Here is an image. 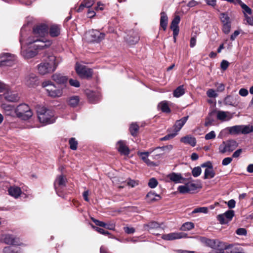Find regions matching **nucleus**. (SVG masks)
<instances>
[{"label":"nucleus","instance_id":"41","mask_svg":"<svg viewBox=\"0 0 253 253\" xmlns=\"http://www.w3.org/2000/svg\"><path fill=\"white\" fill-rule=\"evenodd\" d=\"M215 175V172L212 168L206 169L204 172V179L212 178Z\"/></svg>","mask_w":253,"mask_h":253},{"label":"nucleus","instance_id":"27","mask_svg":"<svg viewBox=\"0 0 253 253\" xmlns=\"http://www.w3.org/2000/svg\"><path fill=\"white\" fill-rule=\"evenodd\" d=\"M94 3V1L93 0H84L81 3L77 12H80L83 11L84 7L89 8L92 6Z\"/></svg>","mask_w":253,"mask_h":253},{"label":"nucleus","instance_id":"39","mask_svg":"<svg viewBox=\"0 0 253 253\" xmlns=\"http://www.w3.org/2000/svg\"><path fill=\"white\" fill-rule=\"evenodd\" d=\"M227 253H245L242 249L233 244L228 245Z\"/></svg>","mask_w":253,"mask_h":253},{"label":"nucleus","instance_id":"63","mask_svg":"<svg viewBox=\"0 0 253 253\" xmlns=\"http://www.w3.org/2000/svg\"><path fill=\"white\" fill-rule=\"evenodd\" d=\"M69 84L71 86L78 87L80 85V84L78 81L74 79H70L69 80Z\"/></svg>","mask_w":253,"mask_h":253},{"label":"nucleus","instance_id":"37","mask_svg":"<svg viewBox=\"0 0 253 253\" xmlns=\"http://www.w3.org/2000/svg\"><path fill=\"white\" fill-rule=\"evenodd\" d=\"M159 109L161 110L163 112L165 113H169L170 112V109L169 108L168 105V103L167 101H164L160 102L158 106Z\"/></svg>","mask_w":253,"mask_h":253},{"label":"nucleus","instance_id":"9","mask_svg":"<svg viewBox=\"0 0 253 253\" xmlns=\"http://www.w3.org/2000/svg\"><path fill=\"white\" fill-rule=\"evenodd\" d=\"M48 27L45 24L37 25L33 29V34L34 36L30 37V38H38L41 39L42 40L45 41L43 37L48 34Z\"/></svg>","mask_w":253,"mask_h":253},{"label":"nucleus","instance_id":"5","mask_svg":"<svg viewBox=\"0 0 253 253\" xmlns=\"http://www.w3.org/2000/svg\"><path fill=\"white\" fill-rule=\"evenodd\" d=\"M15 115L19 118L27 120L33 116V112L26 104H21L15 108Z\"/></svg>","mask_w":253,"mask_h":253},{"label":"nucleus","instance_id":"32","mask_svg":"<svg viewBox=\"0 0 253 253\" xmlns=\"http://www.w3.org/2000/svg\"><path fill=\"white\" fill-rule=\"evenodd\" d=\"M126 39L127 42L130 44H134L136 43L139 39V37L136 33L132 32V35L130 36H128Z\"/></svg>","mask_w":253,"mask_h":253},{"label":"nucleus","instance_id":"55","mask_svg":"<svg viewBox=\"0 0 253 253\" xmlns=\"http://www.w3.org/2000/svg\"><path fill=\"white\" fill-rule=\"evenodd\" d=\"M216 218L221 224H225L228 223L227 221L226 220V217L222 214L217 215Z\"/></svg>","mask_w":253,"mask_h":253},{"label":"nucleus","instance_id":"6","mask_svg":"<svg viewBox=\"0 0 253 253\" xmlns=\"http://www.w3.org/2000/svg\"><path fill=\"white\" fill-rule=\"evenodd\" d=\"M238 146V143L234 140L231 139L223 141L219 146V152L224 154L230 153L235 150Z\"/></svg>","mask_w":253,"mask_h":253},{"label":"nucleus","instance_id":"22","mask_svg":"<svg viewBox=\"0 0 253 253\" xmlns=\"http://www.w3.org/2000/svg\"><path fill=\"white\" fill-rule=\"evenodd\" d=\"M52 80L58 84H64L67 82L68 78L61 74L56 73L52 75Z\"/></svg>","mask_w":253,"mask_h":253},{"label":"nucleus","instance_id":"29","mask_svg":"<svg viewBox=\"0 0 253 253\" xmlns=\"http://www.w3.org/2000/svg\"><path fill=\"white\" fill-rule=\"evenodd\" d=\"M86 94L89 101L92 103H95L99 100V95L93 91L87 90L86 92Z\"/></svg>","mask_w":253,"mask_h":253},{"label":"nucleus","instance_id":"1","mask_svg":"<svg viewBox=\"0 0 253 253\" xmlns=\"http://www.w3.org/2000/svg\"><path fill=\"white\" fill-rule=\"evenodd\" d=\"M23 29L21 32L20 42L21 44V54L22 56L26 59L31 58L35 56L37 53V50L41 49L50 46L52 44L51 41H43L38 38H28L26 42L27 48L24 44V38L23 37Z\"/></svg>","mask_w":253,"mask_h":253},{"label":"nucleus","instance_id":"24","mask_svg":"<svg viewBox=\"0 0 253 253\" xmlns=\"http://www.w3.org/2000/svg\"><path fill=\"white\" fill-rule=\"evenodd\" d=\"M180 141L186 144H189L191 146L194 147L196 144V138L191 135H186L181 138Z\"/></svg>","mask_w":253,"mask_h":253},{"label":"nucleus","instance_id":"2","mask_svg":"<svg viewBox=\"0 0 253 253\" xmlns=\"http://www.w3.org/2000/svg\"><path fill=\"white\" fill-rule=\"evenodd\" d=\"M59 62L55 56H49L47 61L38 65V72L42 75L50 73L55 70Z\"/></svg>","mask_w":253,"mask_h":253},{"label":"nucleus","instance_id":"20","mask_svg":"<svg viewBox=\"0 0 253 253\" xmlns=\"http://www.w3.org/2000/svg\"><path fill=\"white\" fill-rule=\"evenodd\" d=\"M1 107L6 116H14L15 115V108L14 106L7 104H2Z\"/></svg>","mask_w":253,"mask_h":253},{"label":"nucleus","instance_id":"18","mask_svg":"<svg viewBox=\"0 0 253 253\" xmlns=\"http://www.w3.org/2000/svg\"><path fill=\"white\" fill-rule=\"evenodd\" d=\"M117 148L122 154L128 155L129 153V150L126 146V142L124 141H119L117 144Z\"/></svg>","mask_w":253,"mask_h":253},{"label":"nucleus","instance_id":"13","mask_svg":"<svg viewBox=\"0 0 253 253\" xmlns=\"http://www.w3.org/2000/svg\"><path fill=\"white\" fill-rule=\"evenodd\" d=\"M24 82L29 87H34L38 84V78L35 74L31 73L25 77Z\"/></svg>","mask_w":253,"mask_h":253},{"label":"nucleus","instance_id":"47","mask_svg":"<svg viewBox=\"0 0 253 253\" xmlns=\"http://www.w3.org/2000/svg\"><path fill=\"white\" fill-rule=\"evenodd\" d=\"M194 227V224L191 222H187L184 223L181 227V230L183 231L190 230Z\"/></svg>","mask_w":253,"mask_h":253},{"label":"nucleus","instance_id":"23","mask_svg":"<svg viewBox=\"0 0 253 253\" xmlns=\"http://www.w3.org/2000/svg\"><path fill=\"white\" fill-rule=\"evenodd\" d=\"M4 98L9 102H15L18 101L19 96L17 93L11 91H7L3 93Z\"/></svg>","mask_w":253,"mask_h":253},{"label":"nucleus","instance_id":"7","mask_svg":"<svg viewBox=\"0 0 253 253\" xmlns=\"http://www.w3.org/2000/svg\"><path fill=\"white\" fill-rule=\"evenodd\" d=\"M105 38V34L100 33L97 30H91L85 34V38L88 42H99Z\"/></svg>","mask_w":253,"mask_h":253},{"label":"nucleus","instance_id":"4","mask_svg":"<svg viewBox=\"0 0 253 253\" xmlns=\"http://www.w3.org/2000/svg\"><path fill=\"white\" fill-rule=\"evenodd\" d=\"M42 86L45 88L48 96L53 97H59L62 96L63 91L61 88H57L51 81H47L42 83Z\"/></svg>","mask_w":253,"mask_h":253},{"label":"nucleus","instance_id":"64","mask_svg":"<svg viewBox=\"0 0 253 253\" xmlns=\"http://www.w3.org/2000/svg\"><path fill=\"white\" fill-rule=\"evenodd\" d=\"M115 228V224L113 222H110L106 223L105 228L109 230H114Z\"/></svg>","mask_w":253,"mask_h":253},{"label":"nucleus","instance_id":"54","mask_svg":"<svg viewBox=\"0 0 253 253\" xmlns=\"http://www.w3.org/2000/svg\"><path fill=\"white\" fill-rule=\"evenodd\" d=\"M206 94L210 98H215L218 96V94L213 89H209L207 90Z\"/></svg>","mask_w":253,"mask_h":253},{"label":"nucleus","instance_id":"14","mask_svg":"<svg viewBox=\"0 0 253 253\" xmlns=\"http://www.w3.org/2000/svg\"><path fill=\"white\" fill-rule=\"evenodd\" d=\"M66 178L63 175H60L56 177L54 181V188L57 193L58 192V188H62L66 185Z\"/></svg>","mask_w":253,"mask_h":253},{"label":"nucleus","instance_id":"25","mask_svg":"<svg viewBox=\"0 0 253 253\" xmlns=\"http://www.w3.org/2000/svg\"><path fill=\"white\" fill-rule=\"evenodd\" d=\"M8 191L9 195L15 198H18L21 194V190L20 188L16 186H11L8 189Z\"/></svg>","mask_w":253,"mask_h":253},{"label":"nucleus","instance_id":"19","mask_svg":"<svg viewBox=\"0 0 253 253\" xmlns=\"http://www.w3.org/2000/svg\"><path fill=\"white\" fill-rule=\"evenodd\" d=\"M232 117V114L229 112L219 111L217 113V119L222 122L229 121Z\"/></svg>","mask_w":253,"mask_h":253},{"label":"nucleus","instance_id":"53","mask_svg":"<svg viewBox=\"0 0 253 253\" xmlns=\"http://www.w3.org/2000/svg\"><path fill=\"white\" fill-rule=\"evenodd\" d=\"M231 29V23L223 24L222 31L225 34H228L230 33Z\"/></svg>","mask_w":253,"mask_h":253},{"label":"nucleus","instance_id":"8","mask_svg":"<svg viewBox=\"0 0 253 253\" xmlns=\"http://www.w3.org/2000/svg\"><path fill=\"white\" fill-rule=\"evenodd\" d=\"M16 61V57L8 53L0 54V67L12 66Z\"/></svg>","mask_w":253,"mask_h":253},{"label":"nucleus","instance_id":"42","mask_svg":"<svg viewBox=\"0 0 253 253\" xmlns=\"http://www.w3.org/2000/svg\"><path fill=\"white\" fill-rule=\"evenodd\" d=\"M139 130V126L136 123H132L129 127V131L131 134L134 136H136Z\"/></svg>","mask_w":253,"mask_h":253},{"label":"nucleus","instance_id":"45","mask_svg":"<svg viewBox=\"0 0 253 253\" xmlns=\"http://www.w3.org/2000/svg\"><path fill=\"white\" fill-rule=\"evenodd\" d=\"M79 101V97L78 96H74L70 98L69 104L72 107H75L78 104Z\"/></svg>","mask_w":253,"mask_h":253},{"label":"nucleus","instance_id":"31","mask_svg":"<svg viewBox=\"0 0 253 253\" xmlns=\"http://www.w3.org/2000/svg\"><path fill=\"white\" fill-rule=\"evenodd\" d=\"M236 98H238L237 95L235 97L231 95H227L224 100V103L226 105L235 106L237 103Z\"/></svg>","mask_w":253,"mask_h":253},{"label":"nucleus","instance_id":"21","mask_svg":"<svg viewBox=\"0 0 253 253\" xmlns=\"http://www.w3.org/2000/svg\"><path fill=\"white\" fill-rule=\"evenodd\" d=\"M49 34L52 37H58L60 34L61 26L57 24H53L49 28Z\"/></svg>","mask_w":253,"mask_h":253},{"label":"nucleus","instance_id":"51","mask_svg":"<svg viewBox=\"0 0 253 253\" xmlns=\"http://www.w3.org/2000/svg\"><path fill=\"white\" fill-rule=\"evenodd\" d=\"M172 148H173L172 145H169L165 146L157 147V148H155V150L159 151L160 152H162L165 150L170 151L172 149Z\"/></svg>","mask_w":253,"mask_h":253},{"label":"nucleus","instance_id":"56","mask_svg":"<svg viewBox=\"0 0 253 253\" xmlns=\"http://www.w3.org/2000/svg\"><path fill=\"white\" fill-rule=\"evenodd\" d=\"M215 137L216 134L215 132L213 130H212L205 135V138L206 140H208L213 139Z\"/></svg>","mask_w":253,"mask_h":253},{"label":"nucleus","instance_id":"61","mask_svg":"<svg viewBox=\"0 0 253 253\" xmlns=\"http://www.w3.org/2000/svg\"><path fill=\"white\" fill-rule=\"evenodd\" d=\"M91 220L96 225L105 228V226L106 225V223H105L103 221H101L95 219L93 218H91Z\"/></svg>","mask_w":253,"mask_h":253},{"label":"nucleus","instance_id":"17","mask_svg":"<svg viewBox=\"0 0 253 253\" xmlns=\"http://www.w3.org/2000/svg\"><path fill=\"white\" fill-rule=\"evenodd\" d=\"M168 177L175 183H182L185 180V178L182 177L181 174L179 173H171L168 175Z\"/></svg>","mask_w":253,"mask_h":253},{"label":"nucleus","instance_id":"26","mask_svg":"<svg viewBox=\"0 0 253 253\" xmlns=\"http://www.w3.org/2000/svg\"><path fill=\"white\" fill-rule=\"evenodd\" d=\"M180 18L179 16L176 15L172 20L170 25V29L172 30L173 32H175V35L177 32L179 31L178 25L180 22Z\"/></svg>","mask_w":253,"mask_h":253},{"label":"nucleus","instance_id":"40","mask_svg":"<svg viewBox=\"0 0 253 253\" xmlns=\"http://www.w3.org/2000/svg\"><path fill=\"white\" fill-rule=\"evenodd\" d=\"M253 132V126L252 125H242V134H247Z\"/></svg>","mask_w":253,"mask_h":253},{"label":"nucleus","instance_id":"15","mask_svg":"<svg viewBox=\"0 0 253 253\" xmlns=\"http://www.w3.org/2000/svg\"><path fill=\"white\" fill-rule=\"evenodd\" d=\"M154 149H150L148 152H138L137 154L139 156L141 159L147 164L148 166H154V163L151 161L148 158V156L150 153H152L153 152L155 151Z\"/></svg>","mask_w":253,"mask_h":253},{"label":"nucleus","instance_id":"28","mask_svg":"<svg viewBox=\"0 0 253 253\" xmlns=\"http://www.w3.org/2000/svg\"><path fill=\"white\" fill-rule=\"evenodd\" d=\"M168 22V18L167 14L162 11L161 12L160 26L165 31L167 29Z\"/></svg>","mask_w":253,"mask_h":253},{"label":"nucleus","instance_id":"60","mask_svg":"<svg viewBox=\"0 0 253 253\" xmlns=\"http://www.w3.org/2000/svg\"><path fill=\"white\" fill-rule=\"evenodd\" d=\"M215 86L216 87L217 92H222L225 89V85L222 83H215Z\"/></svg>","mask_w":253,"mask_h":253},{"label":"nucleus","instance_id":"12","mask_svg":"<svg viewBox=\"0 0 253 253\" xmlns=\"http://www.w3.org/2000/svg\"><path fill=\"white\" fill-rule=\"evenodd\" d=\"M189 118L188 116L182 117L179 120H177L172 127L168 129L169 131H173L176 133L177 134L178 132L180 130L183 126L185 125Z\"/></svg>","mask_w":253,"mask_h":253},{"label":"nucleus","instance_id":"57","mask_svg":"<svg viewBox=\"0 0 253 253\" xmlns=\"http://www.w3.org/2000/svg\"><path fill=\"white\" fill-rule=\"evenodd\" d=\"M158 184V182L156 179L155 178H151L148 182V186L151 188H155Z\"/></svg>","mask_w":253,"mask_h":253},{"label":"nucleus","instance_id":"38","mask_svg":"<svg viewBox=\"0 0 253 253\" xmlns=\"http://www.w3.org/2000/svg\"><path fill=\"white\" fill-rule=\"evenodd\" d=\"M185 93V89L183 85L177 87L173 92V96L175 97H179Z\"/></svg>","mask_w":253,"mask_h":253},{"label":"nucleus","instance_id":"35","mask_svg":"<svg viewBox=\"0 0 253 253\" xmlns=\"http://www.w3.org/2000/svg\"><path fill=\"white\" fill-rule=\"evenodd\" d=\"M143 228L145 230L150 231L153 229L160 228V226L158 223L153 221L148 224H144Z\"/></svg>","mask_w":253,"mask_h":253},{"label":"nucleus","instance_id":"33","mask_svg":"<svg viewBox=\"0 0 253 253\" xmlns=\"http://www.w3.org/2000/svg\"><path fill=\"white\" fill-rule=\"evenodd\" d=\"M230 133L232 134H242V125H236L228 128Z\"/></svg>","mask_w":253,"mask_h":253},{"label":"nucleus","instance_id":"59","mask_svg":"<svg viewBox=\"0 0 253 253\" xmlns=\"http://www.w3.org/2000/svg\"><path fill=\"white\" fill-rule=\"evenodd\" d=\"M92 228L93 229H94L97 232H98L100 234H103V235H110V233L108 231H105V230H104V229H103L102 228L95 227V226H94L93 225H92Z\"/></svg>","mask_w":253,"mask_h":253},{"label":"nucleus","instance_id":"36","mask_svg":"<svg viewBox=\"0 0 253 253\" xmlns=\"http://www.w3.org/2000/svg\"><path fill=\"white\" fill-rule=\"evenodd\" d=\"M202 241L207 246L209 247L214 250L215 249L217 240L204 238L203 239Z\"/></svg>","mask_w":253,"mask_h":253},{"label":"nucleus","instance_id":"30","mask_svg":"<svg viewBox=\"0 0 253 253\" xmlns=\"http://www.w3.org/2000/svg\"><path fill=\"white\" fill-rule=\"evenodd\" d=\"M187 184L189 193H193L197 189L201 188V184L198 182H189Z\"/></svg>","mask_w":253,"mask_h":253},{"label":"nucleus","instance_id":"44","mask_svg":"<svg viewBox=\"0 0 253 253\" xmlns=\"http://www.w3.org/2000/svg\"><path fill=\"white\" fill-rule=\"evenodd\" d=\"M209 212V209L207 207H199L195 209L191 212V214L197 213H208Z\"/></svg>","mask_w":253,"mask_h":253},{"label":"nucleus","instance_id":"48","mask_svg":"<svg viewBox=\"0 0 253 253\" xmlns=\"http://www.w3.org/2000/svg\"><path fill=\"white\" fill-rule=\"evenodd\" d=\"M220 19L222 24L231 23L230 18L226 13H222L220 15Z\"/></svg>","mask_w":253,"mask_h":253},{"label":"nucleus","instance_id":"58","mask_svg":"<svg viewBox=\"0 0 253 253\" xmlns=\"http://www.w3.org/2000/svg\"><path fill=\"white\" fill-rule=\"evenodd\" d=\"M178 190L181 193H189L187 183L184 185H180L178 186Z\"/></svg>","mask_w":253,"mask_h":253},{"label":"nucleus","instance_id":"62","mask_svg":"<svg viewBox=\"0 0 253 253\" xmlns=\"http://www.w3.org/2000/svg\"><path fill=\"white\" fill-rule=\"evenodd\" d=\"M236 233L238 235H244V236H246L247 234L246 229L245 228H238L236 230Z\"/></svg>","mask_w":253,"mask_h":253},{"label":"nucleus","instance_id":"50","mask_svg":"<svg viewBox=\"0 0 253 253\" xmlns=\"http://www.w3.org/2000/svg\"><path fill=\"white\" fill-rule=\"evenodd\" d=\"M170 133L166 135L165 136L160 138L161 141H166L174 137L177 134L173 131H169Z\"/></svg>","mask_w":253,"mask_h":253},{"label":"nucleus","instance_id":"43","mask_svg":"<svg viewBox=\"0 0 253 253\" xmlns=\"http://www.w3.org/2000/svg\"><path fill=\"white\" fill-rule=\"evenodd\" d=\"M224 216L226 217V220L227 221L228 223L231 221L233 217H234L235 213L234 211L233 210H228L226 211L225 213H222Z\"/></svg>","mask_w":253,"mask_h":253},{"label":"nucleus","instance_id":"11","mask_svg":"<svg viewBox=\"0 0 253 253\" xmlns=\"http://www.w3.org/2000/svg\"><path fill=\"white\" fill-rule=\"evenodd\" d=\"M75 68L77 74L82 78H89L92 75V70L84 65L77 63Z\"/></svg>","mask_w":253,"mask_h":253},{"label":"nucleus","instance_id":"10","mask_svg":"<svg viewBox=\"0 0 253 253\" xmlns=\"http://www.w3.org/2000/svg\"><path fill=\"white\" fill-rule=\"evenodd\" d=\"M2 240L4 243L7 245L13 246H26L25 244L21 242L19 238H18L13 235H3L2 236Z\"/></svg>","mask_w":253,"mask_h":253},{"label":"nucleus","instance_id":"46","mask_svg":"<svg viewBox=\"0 0 253 253\" xmlns=\"http://www.w3.org/2000/svg\"><path fill=\"white\" fill-rule=\"evenodd\" d=\"M3 253H22V250L19 249L15 250L12 249L10 247H5L3 249Z\"/></svg>","mask_w":253,"mask_h":253},{"label":"nucleus","instance_id":"49","mask_svg":"<svg viewBox=\"0 0 253 253\" xmlns=\"http://www.w3.org/2000/svg\"><path fill=\"white\" fill-rule=\"evenodd\" d=\"M70 144V148L73 150H76L77 149L78 142L75 138H71L69 141Z\"/></svg>","mask_w":253,"mask_h":253},{"label":"nucleus","instance_id":"16","mask_svg":"<svg viewBox=\"0 0 253 253\" xmlns=\"http://www.w3.org/2000/svg\"><path fill=\"white\" fill-rule=\"evenodd\" d=\"M185 237V235L183 233L173 232L169 234H164L162 238L166 240H172L181 239Z\"/></svg>","mask_w":253,"mask_h":253},{"label":"nucleus","instance_id":"52","mask_svg":"<svg viewBox=\"0 0 253 253\" xmlns=\"http://www.w3.org/2000/svg\"><path fill=\"white\" fill-rule=\"evenodd\" d=\"M201 169L199 167H195L192 170V173L194 177L199 176L201 173Z\"/></svg>","mask_w":253,"mask_h":253},{"label":"nucleus","instance_id":"34","mask_svg":"<svg viewBox=\"0 0 253 253\" xmlns=\"http://www.w3.org/2000/svg\"><path fill=\"white\" fill-rule=\"evenodd\" d=\"M147 200L150 202L158 201L161 199L159 195L153 192H150L147 194Z\"/></svg>","mask_w":253,"mask_h":253},{"label":"nucleus","instance_id":"3","mask_svg":"<svg viewBox=\"0 0 253 253\" xmlns=\"http://www.w3.org/2000/svg\"><path fill=\"white\" fill-rule=\"evenodd\" d=\"M38 118L41 123L45 125L53 123L55 121L54 113L43 106L37 107Z\"/></svg>","mask_w":253,"mask_h":253}]
</instances>
